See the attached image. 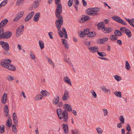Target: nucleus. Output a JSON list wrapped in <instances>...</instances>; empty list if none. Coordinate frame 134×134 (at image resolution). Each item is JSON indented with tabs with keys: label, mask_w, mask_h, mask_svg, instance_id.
<instances>
[{
	"label": "nucleus",
	"mask_w": 134,
	"mask_h": 134,
	"mask_svg": "<svg viewBox=\"0 0 134 134\" xmlns=\"http://www.w3.org/2000/svg\"><path fill=\"white\" fill-rule=\"evenodd\" d=\"M11 62V60L8 59H4L3 62L1 63V64L3 66L8 69L10 70L15 71V68L13 65L10 64Z\"/></svg>",
	"instance_id": "1"
},
{
	"label": "nucleus",
	"mask_w": 134,
	"mask_h": 134,
	"mask_svg": "<svg viewBox=\"0 0 134 134\" xmlns=\"http://www.w3.org/2000/svg\"><path fill=\"white\" fill-rule=\"evenodd\" d=\"M55 0V4L57 5L55 15L57 18L59 19V0ZM58 23H59V19L57 20L55 22L56 26L58 29H59V24Z\"/></svg>",
	"instance_id": "2"
},
{
	"label": "nucleus",
	"mask_w": 134,
	"mask_h": 134,
	"mask_svg": "<svg viewBox=\"0 0 134 134\" xmlns=\"http://www.w3.org/2000/svg\"><path fill=\"white\" fill-rule=\"evenodd\" d=\"M24 27V25H21L17 29L16 33V37H19L23 33Z\"/></svg>",
	"instance_id": "3"
},
{
	"label": "nucleus",
	"mask_w": 134,
	"mask_h": 134,
	"mask_svg": "<svg viewBox=\"0 0 134 134\" xmlns=\"http://www.w3.org/2000/svg\"><path fill=\"white\" fill-rule=\"evenodd\" d=\"M62 117H60V115H59V119H62V118L63 119V121L65 122H66L68 121V113L67 112V111L66 110H65L63 111L62 113Z\"/></svg>",
	"instance_id": "4"
},
{
	"label": "nucleus",
	"mask_w": 134,
	"mask_h": 134,
	"mask_svg": "<svg viewBox=\"0 0 134 134\" xmlns=\"http://www.w3.org/2000/svg\"><path fill=\"white\" fill-rule=\"evenodd\" d=\"M62 30L63 32H62L59 29V35L60 37H63V34L65 35L64 38L66 39H68L67 34L65 28L64 27H63Z\"/></svg>",
	"instance_id": "5"
},
{
	"label": "nucleus",
	"mask_w": 134,
	"mask_h": 134,
	"mask_svg": "<svg viewBox=\"0 0 134 134\" xmlns=\"http://www.w3.org/2000/svg\"><path fill=\"white\" fill-rule=\"evenodd\" d=\"M12 35V32L10 31H8L4 32L2 35H1L2 37L1 38H8L11 37Z\"/></svg>",
	"instance_id": "6"
},
{
	"label": "nucleus",
	"mask_w": 134,
	"mask_h": 134,
	"mask_svg": "<svg viewBox=\"0 0 134 134\" xmlns=\"http://www.w3.org/2000/svg\"><path fill=\"white\" fill-rule=\"evenodd\" d=\"M69 91L68 90H66L62 97V100L64 101H66L68 100L69 98Z\"/></svg>",
	"instance_id": "7"
},
{
	"label": "nucleus",
	"mask_w": 134,
	"mask_h": 134,
	"mask_svg": "<svg viewBox=\"0 0 134 134\" xmlns=\"http://www.w3.org/2000/svg\"><path fill=\"white\" fill-rule=\"evenodd\" d=\"M1 44L4 49L5 51H8L9 49V47L8 43L1 41Z\"/></svg>",
	"instance_id": "8"
},
{
	"label": "nucleus",
	"mask_w": 134,
	"mask_h": 134,
	"mask_svg": "<svg viewBox=\"0 0 134 134\" xmlns=\"http://www.w3.org/2000/svg\"><path fill=\"white\" fill-rule=\"evenodd\" d=\"M97 26L98 27V29L99 30H102L105 27L104 23L103 21L98 23Z\"/></svg>",
	"instance_id": "9"
},
{
	"label": "nucleus",
	"mask_w": 134,
	"mask_h": 134,
	"mask_svg": "<svg viewBox=\"0 0 134 134\" xmlns=\"http://www.w3.org/2000/svg\"><path fill=\"white\" fill-rule=\"evenodd\" d=\"M102 30L103 32L104 33H109L112 32L113 30V29L111 27H105Z\"/></svg>",
	"instance_id": "10"
},
{
	"label": "nucleus",
	"mask_w": 134,
	"mask_h": 134,
	"mask_svg": "<svg viewBox=\"0 0 134 134\" xmlns=\"http://www.w3.org/2000/svg\"><path fill=\"white\" fill-rule=\"evenodd\" d=\"M34 12L33 11L31 13L28 14L26 16L25 19V21H27L29 20L32 17L34 14Z\"/></svg>",
	"instance_id": "11"
},
{
	"label": "nucleus",
	"mask_w": 134,
	"mask_h": 134,
	"mask_svg": "<svg viewBox=\"0 0 134 134\" xmlns=\"http://www.w3.org/2000/svg\"><path fill=\"white\" fill-rule=\"evenodd\" d=\"M88 49L91 52L94 53L98 51V49L97 46H94L88 47Z\"/></svg>",
	"instance_id": "12"
},
{
	"label": "nucleus",
	"mask_w": 134,
	"mask_h": 134,
	"mask_svg": "<svg viewBox=\"0 0 134 134\" xmlns=\"http://www.w3.org/2000/svg\"><path fill=\"white\" fill-rule=\"evenodd\" d=\"M7 93H4L3 94L2 98V102L3 104L5 103L7 100Z\"/></svg>",
	"instance_id": "13"
},
{
	"label": "nucleus",
	"mask_w": 134,
	"mask_h": 134,
	"mask_svg": "<svg viewBox=\"0 0 134 134\" xmlns=\"http://www.w3.org/2000/svg\"><path fill=\"white\" fill-rule=\"evenodd\" d=\"M63 108L65 109H67V110L69 111H72L71 106L68 104H64L63 105Z\"/></svg>",
	"instance_id": "14"
},
{
	"label": "nucleus",
	"mask_w": 134,
	"mask_h": 134,
	"mask_svg": "<svg viewBox=\"0 0 134 134\" xmlns=\"http://www.w3.org/2000/svg\"><path fill=\"white\" fill-rule=\"evenodd\" d=\"M63 128L64 132L65 133H68L69 132L68 126L67 124H63Z\"/></svg>",
	"instance_id": "15"
},
{
	"label": "nucleus",
	"mask_w": 134,
	"mask_h": 134,
	"mask_svg": "<svg viewBox=\"0 0 134 134\" xmlns=\"http://www.w3.org/2000/svg\"><path fill=\"white\" fill-rule=\"evenodd\" d=\"M63 24V18L62 15H59V29L61 28V26Z\"/></svg>",
	"instance_id": "16"
},
{
	"label": "nucleus",
	"mask_w": 134,
	"mask_h": 134,
	"mask_svg": "<svg viewBox=\"0 0 134 134\" xmlns=\"http://www.w3.org/2000/svg\"><path fill=\"white\" fill-rule=\"evenodd\" d=\"M64 81L70 85H71V83L69 78L67 76L64 77Z\"/></svg>",
	"instance_id": "17"
},
{
	"label": "nucleus",
	"mask_w": 134,
	"mask_h": 134,
	"mask_svg": "<svg viewBox=\"0 0 134 134\" xmlns=\"http://www.w3.org/2000/svg\"><path fill=\"white\" fill-rule=\"evenodd\" d=\"M40 17V13H36L34 18V20L35 22L37 21L39 19Z\"/></svg>",
	"instance_id": "18"
},
{
	"label": "nucleus",
	"mask_w": 134,
	"mask_h": 134,
	"mask_svg": "<svg viewBox=\"0 0 134 134\" xmlns=\"http://www.w3.org/2000/svg\"><path fill=\"white\" fill-rule=\"evenodd\" d=\"M41 94L43 96H48L50 95V93L46 90H42L41 92Z\"/></svg>",
	"instance_id": "19"
},
{
	"label": "nucleus",
	"mask_w": 134,
	"mask_h": 134,
	"mask_svg": "<svg viewBox=\"0 0 134 134\" xmlns=\"http://www.w3.org/2000/svg\"><path fill=\"white\" fill-rule=\"evenodd\" d=\"M100 89L101 90L104 92L105 93H107L108 92H110V89H107L104 86H102L100 87Z\"/></svg>",
	"instance_id": "20"
},
{
	"label": "nucleus",
	"mask_w": 134,
	"mask_h": 134,
	"mask_svg": "<svg viewBox=\"0 0 134 134\" xmlns=\"http://www.w3.org/2000/svg\"><path fill=\"white\" fill-rule=\"evenodd\" d=\"M108 38L106 37H104L103 38L101 39H99V41L98 42H99V44H103L106 41H107Z\"/></svg>",
	"instance_id": "21"
},
{
	"label": "nucleus",
	"mask_w": 134,
	"mask_h": 134,
	"mask_svg": "<svg viewBox=\"0 0 134 134\" xmlns=\"http://www.w3.org/2000/svg\"><path fill=\"white\" fill-rule=\"evenodd\" d=\"M71 131L72 134H80V133L79 130L77 129L72 130Z\"/></svg>",
	"instance_id": "22"
},
{
	"label": "nucleus",
	"mask_w": 134,
	"mask_h": 134,
	"mask_svg": "<svg viewBox=\"0 0 134 134\" xmlns=\"http://www.w3.org/2000/svg\"><path fill=\"white\" fill-rule=\"evenodd\" d=\"M96 34L94 32H90L89 31L87 34V36L90 37H92L96 36Z\"/></svg>",
	"instance_id": "23"
},
{
	"label": "nucleus",
	"mask_w": 134,
	"mask_h": 134,
	"mask_svg": "<svg viewBox=\"0 0 134 134\" xmlns=\"http://www.w3.org/2000/svg\"><path fill=\"white\" fill-rule=\"evenodd\" d=\"M43 98L42 95L40 94L37 95L35 97V99L36 100H38L40 99H41Z\"/></svg>",
	"instance_id": "24"
},
{
	"label": "nucleus",
	"mask_w": 134,
	"mask_h": 134,
	"mask_svg": "<svg viewBox=\"0 0 134 134\" xmlns=\"http://www.w3.org/2000/svg\"><path fill=\"white\" fill-rule=\"evenodd\" d=\"M109 39L113 41H115L117 40V37L115 35H111Z\"/></svg>",
	"instance_id": "25"
},
{
	"label": "nucleus",
	"mask_w": 134,
	"mask_h": 134,
	"mask_svg": "<svg viewBox=\"0 0 134 134\" xmlns=\"http://www.w3.org/2000/svg\"><path fill=\"white\" fill-rule=\"evenodd\" d=\"M114 34L116 36H120L122 35L121 32L119 30H116L115 31Z\"/></svg>",
	"instance_id": "26"
},
{
	"label": "nucleus",
	"mask_w": 134,
	"mask_h": 134,
	"mask_svg": "<svg viewBox=\"0 0 134 134\" xmlns=\"http://www.w3.org/2000/svg\"><path fill=\"white\" fill-rule=\"evenodd\" d=\"M39 45L41 50L43 49L44 47V43L41 41L40 40L39 41Z\"/></svg>",
	"instance_id": "27"
},
{
	"label": "nucleus",
	"mask_w": 134,
	"mask_h": 134,
	"mask_svg": "<svg viewBox=\"0 0 134 134\" xmlns=\"http://www.w3.org/2000/svg\"><path fill=\"white\" fill-rule=\"evenodd\" d=\"M114 94L117 97L122 98L121 93L120 91H116L114 93Z\"/></svg>",
	"instance_id": "28"
},
{
	"label": "nucleus",
	"mask_w": 134,
	"mask_h": 134,
	"mask_svg": "<svg viewBox=\"0 0 134 134\" xmlns=\"http://www.w3.org/2000/svg\"><path fill=\"white\" fill-rule=\"evenodd\" d=\"M4 111L6 113V115L7 116L8 115L9 110L7 105H6L4 107Z\"/></svg>",
	"instance_id": "29"
},
{
	"label": "nucleus",
	"mask_w": 134,
	"mask_h": 134,
	"mask_svg": "<svg viewBox=\"0 0 134 134\" xmlns=\"http://www.w3.org/2000/svg\"><path fill=\"white\" fill-rule=\"evenodd\" d=\"M125 33L129 37H130L132 36L131 32L129 30L127 29H126L125 30Z\"/></svg>",
	"instance_id": "30"
},
{
	"label": "nucleus",
	"mask_w": 134,
	"mask_h": 134,
	"mask_svg": "<svg viewBox=\"0 0 134 134\" xmlns=\"http://www.w3.org/2000/svg\"><path fill=\"white\" fill-rule=\"evenodd\" d=\"M97 53L101 57H105L106 55V54L103 52H100L97 51Z\"/></svg>",
	"instance_id": "31"
},
{
	"label": "nucleus",
	"mask_w": 134,
	"mask_h": 134,
	"mask_svg": "<svg viewBox=\"0 0 134 134\" xmlns=\"http://www.w3.org/2000/svg\"><path fill=\"white\" fill-rule=\"evenodd\" d=\"M125 68L127 70H130L131 67L130 65L127 61H126Z\"/></svg>",
	"instance_id": "32"
},
{
	"label": "nucleus",
	"mask_w": 134,
	"mask_h": 134,
	"mask_svg": "<svg viewBox=\"0 0 134 134\" xmlns=\"http://www.w3.org/2000/svg\"><path fill=\"white\" fill-rule=\"evenodd\" d=\"M90 92L92 95V97L94 98H97V96L96 94L93 90H92Z\"/></svg>",
	"instance_id": "33"
},
{
	"label": "nucleus",
	"mask_w": 134,
	"mask_h": 134,
	"mask_svg": "<svg viewBox=\"0 0 134 134\" xmlns=\"http://www.w3.org/2000/svg\"><path fill=\"white\" fill-rule=\"evenodd\" d=\"M7 0H4L0 4V8L1 7L4 6L7 4Z\"/></svg>",
	"instance_id": "34"
},
{
	"label": "nucleus",
	"mask_w": 134,
	"mask_h": 134,
	"mask_svg": "<svg viewBox=\"0 0 134 134\" xmlns=\"http://www.w3.org/2000/svg\"><path fill=\"white\" fill-rule=\"evenodd\" d=\"M6 78L7 80L10 81H12L14 79L13 77L10 75L8 76Z\"/></svg>",
	"instance_id": "35"
},
{
	"label": "nucleus",
	"mask_w": 134,
	"mask_h": 134,
	"mask_svg": "<svg viewBox=\"0 0 134 134\" xmlns=\"http://www.w3.org/2000/svg\"><path fill=\"white\" fill-rule=\"evenodd\" d=\"M115 79L118 81H119L121 79V77L120 76L117 75H115L113 76Z\"/></svg>",
	"instance_id": "36"
},
{
	"label": "nucleus",
	"mask_w": 134,
	"mask_h": 134,
	"mask_svg": "<svg viewBox=\"0 0 134 134\" xmlns=\"http://www.w3.org/2000/svg\"><path fill=\"white\" fill-rule=\"evenodd\" d=\"M59 102V96H58L56 97L55 99L53 101V103L54 104L56 105L58 104Z\"/></svg>",
	"instance_id": "37"
},
{
	"label": "nucleus",
	"mask_w": 134,
	"mask_h": 134,
	"mask_svg": "<svg viewBox=\"0 0 134 134\" xmlns=\"http://www.w3.org/2000/svg\"><path fill=\"white\" fill-rule=\"evenodd\" d=\"M24 2V0H18L16 2V4L18 5L19 6L22 5Z\"/></svg>",
	"instance_id": "38"
},
{
	"label": "nucleus",
	"mask_w": 134,
	"mask_h": 134,
	"mask_svg": "<svg viewBox=\"0 0 134 134\" xmlns=\"http://www.w3.org/2000/svg\"><path fill=\"white\" fill-rule=\"evenodd\" d=\"M102 111L103 112V113L104 116H106L108 115V111L105 108H103L102 109Z\"/></svg>",
	"instance_id": "39"
},
{
	"label": "nucleus",
	"mask_w": 134,
	"mask_h": 134,
	"mask_svg": "<svg viewBox=\"0 0 134 134\" xmlns=\"http://www.w3.org/2000/svg\"><path fill=\"white\" fill-rule=\"evenodd\" d=\"M96 130L98 134H101L102 133L103 130L100 128L99 127H97Z\"/></svg>",
	"instance_id": "40"
},
{
	"label": "nucleus",
	"mask_w": 134,
	"mask_h": 134,
	"mask_svg": "<svg viewBox=\"0 0 134 134\" xmlns=\"http://www.w3.org/2000/svg\"><path fill=\"white\" fill-rule=\"evenodd\" d=\"M92 8L88 9L87 10L86 13L88 15H91V13H92Z\"/></svg>",
	"instance_id": "41"
},
{
	"label": "nucleus",
	"mask_w": 134,
	"mask_h": 134,
	"mask_svg": "<svg viewBox=\"0 0 134 134\" xmlns=\"http://www.w3.org/2000/svg\"><path fill=\"white\" fill-rule=\"evenodd\" d=\"M82 16L84 17V21L85 22L89 20L90 19V17L88 16L83 15Z\"/></svg>",
	"instance_id": "42"
},
{
	"label": "nucleus",
	"mask_w": 134,
	"mask_h": 134,
	"mask_svg": "<svg viewBox=\"0 0 134 134\" xmlns=\"http://www.w3.org/2000/svg\"><path fill=\"white\" fill-rule=\"evenodd\" d=\"M4 131V125H1L0 126V132L2 133Z\"/></svg>",
	"instance_id": "43"
},
{
	"label": "nucleus",
	"mask_w": 134,
	"mask_h": 134,
	"mask_svg": "<svg viewBox=\"0 0 134 134\" xmlns=\"http://www.w3.org/2000/svg\"><path fill=\"white\" fill-rule=\"evenodd\" d=\"M46 58L48 60V61L49 62V63L51 64H52V65L53 66H54V65L53 64V62L48 57H46Z\"/></svg>",
	"instance_id": "44"
},
{
	"label": "nucleus",
	"mask_w": 134,
	"mask_h": 134,
	"mask_svg": "<svg viewBox=\"0 0 134 134\" xmlns=\"http://www.w3.org/2000/svg\"><path fill=\"white\" fill-rule=\"evenodd\" d=\"M119 119L122 123L124 124V118L121 115L120 116Z\"/></svg>",
	"instance_id": "45"
},
{
	"label": "nucleus",
	"mask_w": 134,
	"mask_h": 134,
	"mask_svg": "<svg viewBox=\"0 0 134 134\" xmlns=\"http://www.w3.org/2000/svg\"><path fill=\"white\" fill-rule=\"evenodd\" d=\"M92 11L93 12H97L100 10V8H91Z\"/></svg>",
	"instance_id": "46"
},
{
	"label": "nucleus",
	"mask_w": 134,
	"mask_h": 134,
	"mask_svg": "<svg viewBox=\"0 0 134 134\" xmlns=\"http://www.w3.org/2000/svg\"><path fill=\"white\" fill-rule=\"evenodd\" d=\"M8 118L9 119H8L7 120L6 124L9 127H11L12 123L11 122H10V119L9 117H8Z\"/></svg>",
	"instance_id": "47"
},
{
	"label": "nucleus",
	"mask_w": 134,
	"mask_h": 134,
	"mask_svg": "<svg viewBox=\"0 0 134 134\" xmlns=\"http://www.w3.org/2000/svg\"><path fill=\"white\" fill-rule=\"evenodd\" d=\"M12 129L13 132L15 133H17V130L14 124L13 125Z\"/></svg>",
	"instance_id": "48"
},
{
	"label": "nucleus",
	"mask_w": 134,
	"mask_h": 134,
	"mask_svg": "<svg viewBox=\"0 0 134 134\" xmlns=\"http://www.w3.org/2000/svg\"><path fill=\"white\" fill-rule=\"evenodd\" d=\"M125 19L132 26H134V25L133 24V22L130 19H127V18H125Z\"/></svg>",
	"instance_id": "49"
},
{
	"label": "nucleus",
	"mask_w": 134,
	"mask_h": 134,
	"mask_svg": "<svg viewBox=\"0 0 134 134\" xmlns=\"http://www.w3.org/2000/svg\"><path fill=\"white\" fill-rule=\"evenodd\" d=\"M8 21V20L7 19H5L2 21L1 22V23L3 24V25H4V26L7 24Z\"/></svg>",
	"instance_id": "50"
},
{
	"label": "nucleus",
	"mask_w": 134,
	"mask_h": 134,
	"mask_svg": "<svg viewBox=\"0 0 134 134\" xmlns=\"http://www.w3.org/2000/svg\"><path fill=\"white\" fill-rule=\"evenodd\" d=\"M73 0H69L68 2V5L70 7L71 6Z\"/></svg>",
	"instance_id": "51"
},
{
	"label": "nucleus",
	"mask_w": 134,
	"mask_h": 134,
	"mask_svg": "<svg viewBox=\"0 0 134 134\" xmlns=\"http://www.w3.org/2000/svg\"><path fill=\"white\" fill-rule=\"evenodd\" d=\"M30 55L31 58H32V59L34 60L35 59V55L33 54L32 52H30Z\"/></svg>",
	"instance_id": "52"
},
{
	"label": "nucleus",
	"mask_w": 134,
	"mask_h": 134,
	"mask_svg": "<svg viewBox=\"0 0 134 134\" xmlns=\"http://www.w3.org/2000/svg\"><path fill=\"white\" fill-rule=\"evenodd\" d=\"M80 37H85V36L86 35L82 31H81L80 33L79 34Z\"/></svg>",
	"instance_id": "53"
},
{
	"label": "nucleus",
	"mask_w": 134,
	"mask_h": 134,
	"mask_svg": "<svg viewBox=\"0 0 134 134\" xmlns=\"http://www.w3.org/2000/svg\"><path fill=\"white\" fill-rule=\"evenodd\" d=\"M62 7L60 4L59 3V15L62 13Z\"/></svg>",
	"instance_id": "54"
},
{
	"label": "nucleus",
	"mask_w": 134,
	"mask_h": 134,
	"mask_svg": "<svg viewBox=\"0 0 134 134\" xmlns=\"http://www.w3.org/2000/svg\"><path fill=\"white\" fill-rule=\"evenodd\" d=\"M19 15V14L17 15L14 20V21H16L20 18Z\"/></svg>",
	"instance_id": "55"
},
{
	"label": "nucleus",
	"mask_w": 134,
	"mask_h": 134,
	"mask_svg": "<svg viewBox=\"0 0 134 134\" xmlns=\"http://www.w3.org/2000/svg\"><path fill=\"white\" fill-rule=\"evenodd\" d=\"M89 32V30L88 29H86L84 30L83 32L85 35H87L88 33Z\"/></svg>",
	"instance_id": "56"
},
{
	"label": "nucleus",
	"mask_w": 134,
	"mask_h": 134,
	"mask_svg": "<svg viewBox=\"0 0 134 134\" xmlns=\"http://www.w3.org/2000/svg\"><path fill=\"white\" fill-rule=\"evenodd\" d=\"M91 15L94 16L98 15L99 14V13H98V12H92V13H91Z\"/></svg>",
	"instance_id": "57"
},
{
	"label": "nucleus",
	"mask_w": 134,
	"mask_h": 134,
	"mask_svg": "<svg viewBox=\"0 0 134 134\" xmlns=\"http://www.w3.org/2000/svg\"><path fill=\"white\" fill-rule=\"evenodd\" d=\"M126 129L128 131H130L131 130V127L130 125L127 124L126 125Z\"/></svg>",
	"instance_id": "58"
},
{
	"label": "nucleus",
	"mask_w": 134,
	"mask_h": 134,
	"mask_svg": "<svg viewBox=\"0 0 134 134\" xmlns=\"http://www.w3.org/2000/svg\"><path fill=\"white\" fill-rule=\"evenodd\" d=\"M119 17L117 16H115L113 17H112V19H113L115 20L117 22V21L118 20V19H119Z\"/></svg>",
	"instance_id": "59"
},
{
	"label": "nucleus",
	"mask_w": 134,
	"mask_h": 134,
	"mask_svg": "<svg viewBox=\"0 0 134 134\" xmlns=\"http://www.w3.org/2000/svg\"><path fill=\"white\" fill-rule=\"evenodd\" d=\"M4 32L3 29H0V39H1V37H2L1 35Z\"/></svg>",
	"instance_id": "60"
},
{
	"label": "nucleus",
	"mask_w": 134,
	"mask_h": 134,
	"mask_svg": "<svg viewBox=\"0 0 134 134\" xmlns=\"http://www.w3.org/2000/svg\"><path fill=\"white\" fill-rule=\"evenodd\" d=\"M84 17L82 16V17L81 18L80 20H79V22L80 23H83L85 22L84 21Z\"/></svg>",
	"instance_id": "61"
},
{
	"label": "nucleus",
	"mask_w": 134,
	"mask_h": 134,
	"mask_svg": "<svg viewBox=\"0 0 134 134\" xmlns=\"http://www.w3.org/2000/svg\"><path fill=\"white\" fill-rule=\"evenodd\" d=\"M24 14V13L23 12H19V13H18L17 14L19 15V16L20 18L21 17H22L23 16Z\"/></svg>",
	"instance_id": "62"
},
{
	"label": "nucleus",
	"mask_w": 134,
	"mask_h": 134,
	"mask_svg": "<svg viewBox=\"0 0 134 134\" xmlns=\"http://www.w3.org/2000/svg\"><path fill=\"white\" fill-rule=\"evenodd\" d=\"M53 33L52 32H49L48 33V35L49 37V38H50L52 39L53 38V37L52 36V34Z\"/></svg>",
	"instance_id": "63"
},
{
	"label": "nucleus",
	"mask_w": 134,
	"mask_h": 134,
	"mask_svg": "<svg viewBox=\"0 0 134 134\" xmlns=\"http://www.w3.org/2000/svg\"><path fill=\"white\" fill-rule=\"evenodd\" d=\"M117 43L119 44L120 46H121L122 44L121 41L120 40H118L117 41Z\"/></svg>",
	"instance_id": "64"
}]
</instances>
